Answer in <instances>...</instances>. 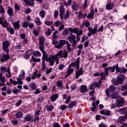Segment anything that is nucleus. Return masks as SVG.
I'll return each instance as SVG.
<instances>
[{"instance_id":"nucleus-40","label":"nucleus","mask_w":127,"mask_h":127,"mask_svg":"<svg viewBox=\"0 0 127 127\" xmlns=\"http://www.w3.org/2000/svg\"><path fill=\"white\" fill-rule=\"evenodd\" d=\"M70 12L67 10L66 11V14H65V16H64V19H68L69 18V17L70 16Z\"/></svg>"},{"instance_id":"nucleus-38","label":"nucleus","mask_w":127,"mask_h":127,"mask_svg":"<svg viewBox=\"0 0 127 127\" xmlns=\"http://www.w3.org/2000/svg\"><path fill=\"white\" fill-rule=\"evenodd\" d=\"M1 25H2L3 27L6 28L8 26V22H7V21L5 20L4 22H3L2 24H1Z\"/></svg>"},{"instance_id":"nucleus-29","label":"nucleus","mask_w":127,"mask_h":127,"mask_svg":"<svg viewBox=\"0 0 127 127\" xmlns=\"http://www.w3.org/2000/svg\"><path fill=\"white\" fill-rule=\"evenodd\" d=\"M116 89H117V87H116L115 85H112L110 86V92L111 93H113L115 92V91H116Z\"/></svg>"},{"instance_id":"nucleus-14","label":"nucleus","mask_w":127,"mask_h":127,"mask_svg":"<svg viewBox=\"0 0 127 127\" xmlns=\"http://www.w3.org/2000/svg\"><path fill=\"white\" fill-rule=\"evenodd\" d=\"M25 1L26 5H30L31 6H33L35 3H34L35 0H23Z\"/></svg>"},{"instance_id":"nucleus-50","label":"nucleus","mask_w":127,"mask_h":127,"mask_svg":"<svg viewBox=\"0 0 127 127\" xmlns=\"http://www.w3.org/2000/svg\"><path fill=\"white\" fill-rule=\"evenodd\" d=\"M33 55H34V56H36V57H38L40 56L41 54H40V52L36 51L35 53L34 52Z\"/></svg>"},{"instance_id":"nucleus-43","label":"nucleus","mask_w":127,"mask_h":127,"mask_svg":"<svg viewBox=\"0 0 127 127\" xmlns=\"http://www.w3.org/2000/svg\"><path fill=\"white\" fill-rule=\"evenodd\" d=\"M127 118L125 116H121L119 117V121L120 122H125L126 121Z\"/></svg>"},{"instance_id":"nucleus-54","label":"nucleus","mask_w":127,"mask_h":127,"mask_svg":"<svg viewBox=\"0 0 127 127\" xmlns=\"http://www.w3.org/2000/svg\"><path fill=\"white\" fill-rule=\"evenodd\" d=\"M44 101V98H43V96H41L39 98H38V102L39 103H42V102H43Z\"/></svg>"},{"instance_id":"nucleus-55","label":"nucleus","mask_w":127,"mask_h":127,"mask_svg":"<svg viewBox=\"0 0 127 127\" xmlns=\"http://www.w3.org/2000/svg\"><path fill=\"white\" fill-rule=\"evenodd\" d=\"M14 8L16 10H20V7L19 6V5L17 4L14 5Z\"/></svg>"},{"instance_id":"nucleus-23","label":"nucleus","mask_w":127,"mask_h":127,"mask_svg":"<svg viewBox=\"0 0 127 127\" xmlns=\"http://www.w3.org/2000/svg\"><path fill=\"white\" fill-rule=\"evenodd\" d=\"M81 93H84L87 92V86L86 85H81L80 88Z\"/></svg>"},{"instance_id":"nucleus-59","label":"nucleus","mask_w":127,"mask_h":127,"mask_svg":"<svg viewBox=\"0 0 127 127\" xmlns=\"http://www.w3.org/2000/svg\"><path fill=\"white\" fill-rule=\"evenodd\" d=\"M121 90L122 91H125V90H127V84L121 86Z\"/></svg>"},{"instance_id":"nucleus-45","label":"nucleus","mask_w":127,"mask_h":127,"mask_svg":"<svg viewBox=\"0 0 127 127\" xmlns=\"http://www.w3.org/2000/svg\"><path fill=\"white\" fill-rule=\"evenodd\" d=\"M40 15L42 18H44V15H45V11L42 10L40 12Z\"/></svg>"},{"instance_id":"nucleus-44","label":"nucleus","mask_w":127,"mask_h":127,"mask_svg":"<svg viewBox=\"0 0 127 127\" xmlns=\"http://www.w3.org/2000/svg\"><path fill=\"white\" fill-rule=\"evenodd\" d=\"M5 12L4 8H3V6L1 5V4L0 5V13L3 14Z\"/></svg>"},{"instance_id":"nucleus-2","label":"nucleus","mask_w":127,"mask_h":127,"mask_svg":"<svg viewBox=\"0 0 127 127\" xmlns=\"http://www.w3.org/2000/svg\"><path fill=\"white\" fill-rule=\"evenodd\" d=\"M44 50V49L42 50L41 49H40V50H41V51H42L43 53L42 60H44V61H47V62H49L50 63L51 59H53V55H50L48 57V55L46 54V52Z\"/></svg>"},{"instance_id":"nucleus-56","label":"nucleus","mask_w":127,"mask_h":127,"mask_svg":"<svg viewBox=\"0 0 127 127\" xmlns=\"http://www.w3.org/2000/svg\"><path fill=\"white\" fill-rule=\"evenodd\" d=\"M52 23H53L51 21H45V24H46V25H48V26H50V25H51Z\"/></svg>"},{"instance_id":"nucleus-24","label":"nucleus","mask_w":127,"mask_h":127,"mask_svg":"<svg viewBox=\"0 0 127 127\" xmlns=\"http://www.w3.org/2000/svg\"><path fill=\"white\" fill-rule=\"evenodd\" d=\"M68 30L71 33H76V34H78V30L76 28H68Z\"/></svg>"},{"instance_id":"nucleus-4","label":"nucleus","mask_w":127,"mask_h":127,"mask_svg":"<svg viewBox=\"0 0 127 127\" xmlns=\"http://www.w3.org/2000/svg\"><path fill=\"white\" fill-rule=\"evenodd\" d=\"M10 43H9V41H5L2 43V48L4 51V52H6L7 54L9 53V51L8 50V47H9Z\"/></svg>"},{"instance_id":"nucleus-17","label":"nucleus","mask_w":127,"mask_h":127,"mask_svg":"<svg viewBox=\"0 0 127 127\" xmlns=\"http://www.w3.org/2000/svg\"><path fill=\"white\" fill-rule=\"evenodd\" d=\"M101 115H105V116H111V111L110 110H101L100 111Z\"/></svg>"},{"instance_id":"nucleus-63","label":"nucleus","mask_w":127,"mask_h":127,"mask_svg":"<svg viewBox=\"0 0 127 127\" xmlns=\"http://www.w3.org/2000/svg\"><path fill=\"white\" fill-rule=\"evenodd\" d=\"M64 28H65V27L64 26V25L62 24L61 26H60L59 28V31H62V30L64 29Z\"/></svg>"},{"instance_id":"nucleus-25","label":"nucleus","mask_w":127,"mask_h":127,"mask_svg":"<svg viewBox=\"0 0 127 127\" xmlns=\"http://www.w3.org/2000/svg\"><path fill=\"white\" fill-rule=\"evenodd\" d=\"M76 107V101H73L70 102L67 106L68 109H73V108Z\"/></svg>"},{"instance_id":"nucleus-15","label":"nucleus","mask_w":127,"mask_h":127,"mask_svg":"<svg viewBox=\"0 0 127 127\" xmlns=\"http://www.w3.org/2000/svg\"><path fill=\"white\" fill-rule=\"evenodd\" d=\"M74 72V68H71L70 67H68V69L66 71L67 74L65 76V78H67V77H69L72 73Z\"/></svg>"},{"instance_id":"nucleus-18","label":"nucleus","mask_w":127,"mask_h":127,"mask_svg":"<svg viewBox=\"0 0 127 127\" xmlns=\"http://www.w3.org/2000/svg\"><path fill=\"white\" fill-rule=\"evenodd\" d=\"M54 57H55L56 58H58V57H60V58H63V51L60 50L57 54L54 56Z\"/></svg>"},{"instance_id":"nucleus-5","label":"nucleus","mask_w":127,"mask_h":127,"mask_svg":"<svg viewBox=\"0 0 127 127\" xmlns=\"http://www.w3.org/2000/svg\"><path fill=\"white\" fill-rule=\"evenodd\" d=\"M80 58H78L75 62L71 63L68 66V68L76 67L77 70L80 68Z\"/></svg>"},{"instance_id":"nucleus-33","label":"nucleus","mask_w":127,"mask_h":127,"mask_svg":"<svg viewBox=\"0 0 127 127\" xmlns=\"http://www.w3.org/2000/svg\"><path fill=\"white\" fill-rule=\"evenodd\" d=\"M115 69H116V74L119 72L121 73V68L119 67V64H115Z\"/></svg>"},{"instance_id":"nucleus-46","label":"nucleus","mask_w":127,"mask_h":127,"mask_svg":"<svg viewBox=\"0 0 127 127\" xmlns=\"http://www.w3.org/2000/svg\"><path fill=\"white\" fill-rule=\"evenodd\" d=\"M52 33V32L50 31V28L47 29V31L45 32V34L47 36H49V35H51Z\"/></svg>"},{"instance_id":"nucleus-47","label":"nucleus","mask_w":127,"mask_h":127,"mask_svg":"<svg viewBox=\"0 0 127 127\" xmlns=\"http://www.w3.org/2000/svg\"><path fill=\"white\" fill-rule=\"evenodd\" d=\"M100 76L101 77V80H105V79H106V77H107L106 76V74H105L103 72H102L100 73Z\"/></svg>"},{"instance_id":"nucleus-12","label":"nucleus","mask_w":127,"mask_h":127,"mask_svg":"<svg viewBox=\"0 0 127 127\" xmlns=\"http://www.w3.org/2000/svg\"><path fill=\"white\" fill-rule=\"evenodd\" d=\"M97 27H98V25H96L93 29L91 30L90 32H89L88 33V36L90 37L92 35H95V34L97 33Z\"/></svg>"},{"instance_id":"nucleus-37","label":"nucleus","mask_w":127,"mask_h":127,"mask_svg":"<svg viewBox=\"0 0 127 127\" xmlns=\"http://www.w3.org/2000/svg\"><path fill=\"white\" fill-rule=\"evenodd\" d=\"M72 2H73L72 9H73V10L76 11L77 10V7H77V3L74 1H73Z\"/></svg>"},{"instance_id":"nucleus-57","label":"nucleus","mask_w":127,"mask_h":127,"mask_svg":"<svg viewBox=\"0 0 127 127\" xmlns=\"http://www.w3.org/2000/svg\"><path fill=\"white\" fill-rule=\"evenodd\" d=\"M53 127H61V126L60 125V124H59V123H58L57 122H54V123L53 124Z\"/></svg>"},{"instance_id":"nucleus-49","label":"nucleus","mask_w":127,"mask_h":127,"mask_svg":"<svg viewBox=\"0 0 127 127\" xmlns=\"http://www.w3.org/2000/svg\"><path fill=\"white\" fill-rule=\"evenodd\" d=\"M53 110V105H51L50 106H48L47 108V110L48 111V112H51V111H52Z\"/></svg>"},{"instance_id":"nucleus-32","label":"nucleus","mask_w":127,"mask_h":127,"mask_svg":"<svg viewBox=\"0 0 127 127\" xmlns=\"http://www.w3.org/2000/svg\"><path fill=\"white\" fill-rule=\"evenodd\" d=\"M57 85L59 88H62V89H63V83L61 80L58 81Z\"/></svg>"},{"instance_id":"nucleus-41","label":"nucleus","mask_w":127,"mask_h":127,"mask_svg":"<svg viewBox=\"0 0 127 127\" xmlns=\"http://www.w3.org/2000/svg\"><path fill=\"white\" fill-rule=\"evenodd\" d=\"M35 23L38 25H41V22L40 21V19H39V18L37 17L35 20Z\"/></svg>"},{"instance_id":"nucleus-31","label":"nucleus","mask_w":127,"mask_h":127,"mask_svg":"<svg viewBox=\"0 0 127 127\" xmlns=\"http://www.w3.org/2000/svg\"><path fill=\"white\" fill-rule=\"evenodd\" d=\"M6 30L10 32V34H14V29L13 28L7 27Z\"/></svg>"},{"instance_id":"nucleus-35","label":"nucleus","mask_w":127,"mask_h":127,"mask_svg":"<svg viewBox=\"0 0 127 127\" xmlns=\"http://www.w3.org/2000/svg\"><path fill=\"white\" fill-rule=\"evenodd\" d=\"M30 87L33 90H36V85H35V83H34V82L30 83Z\"/></svg>"},{"instance_id":"nucleus-28","label":"nucleus","mask_w":127,"mask_h":127,"mask_svg":"<svg viewBox=\"0 0 127 127\" xmlns=\"http://www.w3.org/2000/svg\"><path fill=\"white\" fill-rule=\"evenodd\" d=\"M24 120L25 121L27 122H31V120H32V118H31V116L28 115L25 116Z\"/></svg>"},{"instance_id":"nucleus-62","label":"nucleus","mask_w":127,"mask_h":127,"mask_svg":"<svg viewBox=\"0 0 127 127\" xmlns=\"http://www.w3.org/2000/svg\"><path fill=\"white\" fill-rule=\"evenodd\" d=\"M59 14V12H58V10H56L55 11V14L54 15L55 18H57Z\"/></svg>"},{"instance_id":"nucleus-10","label":"nucleus","mask_w":127,"mask_h":127,"mask_svg":"<svg viewBox=\"0 0 127 127\" xmlns=\"http://www.w3.org/2000/svg\"><path fill=\"white\" fill-rule=\"evenodd\" d=\"M66 41L64 40H60L59 45L55 46L56 48H58L59 49H60V48H62V47H64L65 44H66Z\"/></svg>"},{"instance_id":"nucleus-39","label":"nucleus","mask_w":127,"mask_h":127,"mask_svg":"<svg viewBox=\"0 0 127 127\" xmlns=\"http://www.w3.org/2000/svg\"><path fill=\"white\" fill-rule=\"evenodd\" d=\"M72 46L73 47V48H76L77 46V44H78V41L74 40L73 41H72Z\"/></svg>"},{"instance_id":"nucleus-61","label":"nucleus","mask_w":127,"mask_h":127,"mask_svg":"<svg viewBox=\"0 0 127 127\" xmlns=\"http://www.w3.org/2000/svg\"><path fill=\"white\" fill-rule=\"evenodd\" d=\"M22 104V100H20L19 102H17L15 104L16 107H19L20 105Z\"/></svg>"},{"instance_id":"nucleus-60","label":"nucleus","mask_w":127,"mask_h":127,"mask_svg":"<svg viewBox=\"0 0 127 127\" xmlns=\"http://www.w3.org/2000/svg\"><path fill=\"white\" fill-rule=\"evenodd\" d=\"M29 25H30V23H29V22H26L23 24L24 27H28Z\"/></svg>"},{"instance_id":"nucleus-48","label":"nucleus","mask_w":127,"mask_h":127,"mask_svg":"<svg viewBox=\"0 0 127 127\" xmlns=\"http://www.w3.org/2000/svg\"><path fill=\"white\" fill-rule=\"evenodd\" d=\"M100 76L101 77V80H105V79H106V77H107L106 76V74H105L103 72H102L100 73Z\"/></svg>"},{"instance_id":"nucleus-42","label":"nucleus","mask_w":127,"mask_h":127,"mask_svg":"<svg viewBox=\"0 0 127 127\" xmlns=\"http://www.w3.org/2000/svg\"><path fill=\"white\" fill-rule=\"evenodd\" d=\"M64 5H65V6H67V5H71L72 4V0H68L67 3L65 2H64Z\"/></svg>"},{"instance_id":"nucleus-8","label":"nucleus","mask_w":127,"mask_h":127,"mask_svg":"<svg viewBox=\"0 0 127 127\" xmlns=\"http://www.w3.org/2000/svg\"><path fill=\"white\" fill-rule=\"evenodd\" d=\"M59 58H56L54 56H53V59H51L50 62V66H53L55 63V61L56 64H59Z\"/></svg>"},{"instance_id":"nucleus-51","label":"nucleus","mask_w":127,"mask_h":127,"mask_svg":"<svg viewBox=\"0 0 127 127\" xmlns=\"http://www.w3.org/2000/svg\"><path fill=\"white\" fill-rule=\"evenodd\" d=\"M65 67V65H64V64H61L59 65V69L60 70H63L64 69V67Z\"/></svg>"},{"instance_id":"nucleus-3","label":"nucleus","mask_w":127,"mask_h":127,"mask_svg":"<svg viewBox=\"0 0 127 127\" xmlns=\"http://www.w3.org/2000/svg\"><path fill=\"white\" fill-rule=\"evenodd\" d=\"M105 71V75L106 77L108 76L109 74V72H110L111 73H114L115 71H116V65H114L113 66H109L108 67H106L104 68Z\"/></svg>"},{"instance_id":"nucleus-22","label":"nucleus","mask_w":127,"mask_h":127,"mask_svg":"<svg viewBox=\"0 0 127 127\" xmlns=\"http://www.w3.org/2000/svg\"><path fill=\"white\" fill-rule=\"evenodd\" d=\"M114 5L113 4V3H108L106 4V9L107 10H111V9H112V8H114Z\"/></svg>"},{"instance_id":"nucleus-53","label":"nucleus","mask_w":127,"mask_h":127,"mask_svg":"<svg viewBox=\"0 0 127 127\" xmlns=\"http://www.w3.org/2000/svg\"><path fill=\"white\" fill-rule=\"evenodd\" d=\"M65 34H69V31H68V30L67 29V28H65L62 33V35L63 36L65 35Z\"/></svg>"},{"instance_id":"nucleus-1","label":"nucleus","mask_w":127,"mask_h":127,"mask_svg":"<svg viewBox=\"0 0 127 127\" xmlns=\"http://www.w3.org/2000/svg\"><path fill=\"white\" fill-rule=\"evenodd\" d=\"M125 80V75L124 74H120L117 76V79L116 78H113L112 79V83L113 85H116V86H119V84H122Z\"/></svg>"},{"instance_id":"nucleus-36","label":"nucleus","mask_w":127,"mask_h":127,"mask_svg":"<svg viewBox=\"0 0 127 127\" xmlns=\"http://www.w3.org/2000/svg\"><path fill=\"white\" fill-rule=\"evenodd\" d=\"M68 57V52L66 50H64L63 53V58H67Z\"/></svg>"},{"instance_id":"nucleus-7","label":"nucleus","mask_w":127,"mask_h":127,"mask_svg":"<svg viewBox=\"0 0 127 127\" xmlns=\"http://www.w3.org/2000/svg\"><path fill=\"white\" fill-rule=\"evenodd\" d=\"M39 48L40 49H44V41H45V38L44 36H41L40 38Z\"/></svg>"},{"instance_id":"nucleus-64","label":"nucleus","mask_w":127,"mask_h":127,"mask_svg":"<svg viewBox=\"0 0 127 127\" xmlns=\"http://www.w3.org/2000/svg\"><path fill=\"white\" fill-rule=\"evenodd\" d=\"M70 89L72 91H74V90H76V85L75 84H72L70 86Z\"/></svg>"},{"instance_id":"nucleus-26","label":"nucleus","mask_w":127,"mask_h":127,"mask_svg":"<svg viewBox=\"0 0 127 127\" xmlns=\"http://www.w3.org/2000/svg\"><path fill=\"white\" fill-rule=\"evenodd\" d=\"M13 25L14 28L15 29H19V20H18L17 22L13 23Z\"/></svg>"},{"instance_id":"nucleus-58","label":"nucleus","mask_w":127,"mask_h":127,"mask_svg":"<svg viewBox=\"0 0 127 127\" xmlns=\"http://www.w3.org/2000/svg\"><path fill=\"white\" fill-rule=\"evenodd\" d=\"M60 109H61V110H62V111H65V110L67 109V106L65 105H63L60 107Z\"/></svg>"},{"instance_id":"nucleus-6","label":"nucleus","mask_w":127,"mask_h":127,"mask_svg":"<svg viewBox=\"0 0 127 127\" xmlns=\"http://www.w3.org/2000/svg\"><path fill=\"white\" fill-rule=\"evenodd\" d=\"M116 101V106L118 108H120V107H123V106H124V104H125V100L124 98L119 97L117 99Z\"/></svg>"},{"instance_id":"nucleus-16","label":"nucleus","mask_w":127,"mask_h":127,"mask_svg":"<svg viewBox=\"0 0 127 127\" xmlns=\"http://www.w3.org/2000/svg\"><path fill=\"white\" fill-rule=\"evenodd\" d=\"M7 13L9 16H12L14 14L13 13V10L10 6L7 7Z\"/></svg>"},{"instance_id":"nucleus-21","label":"nucleus","mask_w":127,"mask_h":127,"mask_svg":"<svg viewBox=\"0 0 127 127\" xmlns=\"http://www.w3.org/2000/svg\"><path fill=\"white\" fill-rule=\"evenodd\" d=\"M59 97V94H54L52 96V97H51V100L52 102V103H53L54 102H55V100L57 99H58V97Z\"/></svg>"},{"instance_id":"nucleus-13","label":"nucleus","mask_w":127,"mask_h":127,"mask_svg":"<svg viewBox=\"0 0 127 127\" xmlns=\"http://www.w3.org/2000/svg\"><path fill=\"white\" fill-rule=\"evenodd\" d=\"M69 35L68 36L67 39L68 40L70 43H72V41L76 39V36L72 34V33H69Z\"/></svg>"},{"instance_id":"nucleus-19","label":"nucleus","mask_w":127,"mask_h":127,"mask_svg":"<svg viewBox=\"0 0 127 127\" xmlns=\"http://www.w3.org/2000/svg\"><path fill=\"white\" fill-rule=\"evenodd\" d=\"M3 59H0V61L2 62H5V61H7L10 57L8 55H4L2 56Z\"/></svg>"},{"instance_id":"nucleus-52","label":"nucleus","mask_w":127,"mask_h":127,"mask_svg":"<svg viewBox=\"0 0 127 127\" xmlns=\"http://www.w3.org/2000/svg\"><path fill=\"white\" fill-rule=\"evenodd\" d=\"M127 69L125 67H121V73H127Z\"/></svg>"},{"instance_id":"nucleus-9","label":"nucleus","mask_w":127,"mask_h":127,"mask_svg":"<svg viewBox=\"0 0 127 127\" xmlns=\"http://www.w3.org/2000/svg\"><path fill=\"white\" fill-rule=\"evenodd\" d=\"M34 54V51L33 50H28L26 52V54L24 56L25 59H28L31 55Z\"/></svg>"},{"instance_id":"nucleus-27","label":"nucleus","mask_w":127,"mask_h":127,"mask_svg":"<svg viewBox=\"0 0 127 127\" xmlns=\"http://www.w3.org/2000/svg\"><path fill=\"white\" fill-rule=\"evenodd\" d=\"M111 97L112 99H118V98H120V97H119V94L117 92L112 93Z\"/></svg>"},{"instance_id":"nucleus-34","label":"nucleus","mask_w":127,"mask_h":127,"mask_svg":"<svg viewBox=\"0 0 127 127\" xmlns=\"http://www.w3.org/2000/svg\"><path fill=\"white\" fill-rule=\"evenodd\" d=\"M33 34H34L35 36H38V34H39V30H36V29H33Z\"/></svg>"},{"instance_id":"nucleus-11","label":"nucleus","mask_w":127,"mask_h":127,"mask_svg":"<svg viewBox=\"0 0 127 127\" xmlns=\"http://www.w3.org/2000/svg\"><path fill=\"white\" fill-rule=\"evenodd\" d=\"M65 14V9H64V6H61L60 8V16L61 19H63L64 17V15Z\"/></svg>"},{"instance_id":"nucleus-30","label":"nucleus","mask_w":127,"mask_h":127,"mask_svg":"<svg viewBox=\"0 0 127 127\" xmlns=\"http://www.w3.org/2000/svg\"><path fill=\"white\" fill-rule=\"evenodd\" d=\"M22 117V112L21 111L17 112L15 114V117L17 119H19V118H21Z\"/></svg>"},{"instance_id":"nucleus-20","label":"nucleus","mask_w":127,"mask_h":127,"mask_svg":"<svg viewBox=\"0 0 127 127\" xmlns=\"http://www.w3.org/2000/svg\"><path fill=\"white\" fill-rule=\"evenodd\" d=\"M83 74V68H80V69L77 71V72L75 73V77L76 79H78L79 78V76H81Z\"/></svg>"}]
</instances>
